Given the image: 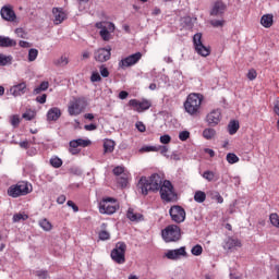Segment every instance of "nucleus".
<instances>
[{
    "instance_id": "obj_1",
    "label": "nucleus",
    "mask_w": 279,
    "mask_h": 279,
    "mask_svg": "<svg viewBox=\"0 0 279 279\" xmlns=\"http://www.w3.org/2000/svg\"><path fill=\"white\" fill-rule=\"evenodd\" d=\"M162 184V178L158 173H154L149 178L142 177L137 183V189L142 195H149L150 192L158 193Z\"/></svg>"
},
{
    "instance_id": "obj_2",
    "label": "nucleus",
    "mask_w": 279,
    "mask_h": 279,
    "mask_svg": "<svg viewBox=\"0 0 279 279\" xmlns=\"http://www.w3.org/2000/svg\"><path fill=\"white\" fill-rule=\"evenodd\" d=\"M204 97L199 94H190L184 102V109L191 117L199 116V110H202V101Z\"/></svg>"
},
{
    "instance_id": "obj_3",
    "label": "nucleus",
    "mask_w": 279,
    "mask_h": 279,
    "mask_svg": "<svg viewBox=\"0 0 279 279\" xmlns=\"http://www.w3.org/2000/svg\"><path fill=\"white\" fill-rule=\"evenodd\" d=\"M161 236L166 243H177L182 239V230L177 225H169L161 231Z\"/></svg>"
},
{
    "instance_id": "obj_4",
    "label": "nucleus",
    "mask_w": 279,
    "mask_h": 279,
    "mask_svg": "<svg viewBox=\"0 0 279 279\" xmlns=\"http://www.w3.org/2000/svg\"><path fill=\"white\" fill-rule=\"evenodd\" d=\"M86 98L85 97H74L68 106V112L70 117H77L86 110Z\"/></svg>"
},
{
    "instance_id": "obj_5",
    "label": "nucleus",
    "mask_w": 279,
    "mask_h": 279,
    "mask_svg": "<svg viewBox=\"0 0 279 279\" xmlns=\"http://www.w3.org/2000/svg\"><path fill=\"white\" fill-rule=\"evenodd\" d=\"M119 210V204L113 197L102 198L99 203V213L101 215H114Z\"/></svg>"
},
{
    "instance_id": "obj_6",
    "label": "nucleus",
    "mask_w": 279,
    "mask_h": 279,
    "mask_svg": "<svg viewBox=\"0 0 279 279\" xmlns=\"http://www.w3.org/2000/svg\"><path fill=\"white\" fill-rule=\"evenodd\" d=\"M32 193V190H29V184L25 181H20L15 185H11L8 189V195L9 197H21L23 195H29Z\"/></svg>"
},
{
    "instance_id": "obj_7",
    "label": "nucleus",
    "mask_w": 279,
    "mask_h": 279,
    "mask_svg": "<svg viewBox=\"0 0 279 279\" xmlns=\"http://www.w3.org/2000/svg\"><path fill=\"white\" fill-rule=\"evenodd\" d=\"M128 250V244L125 242H118L116 247L111 251V258L118 265H123L125 263V252Z\"/></svg>"
},
{
    "instance_id": "obj_8",
    "label": "nucleus",
    "mask_w": 279,
    "mask_h": 279,
    "mask_svg": "<svg viewBox=\"0 0 279 279\" xmlns=\"http://www.w3.org/2000/svg\"><path fill=\"white\" fill-rule=\"evenodd\" d=\"M159 193L163 202H173V199H175V192H173V184H171V181L169 180H165L163 183H161V186L159 187Z\"/></svg>"
},
{
    "instance_id": "obj_9",
    "label": "nucleus",
    "mask_w": 279,
    "mask_h": 279,
    "mask_svg": "<svg viewBox=\"0 0 279 279\" xmlns=\"http://www.w3.org/2000/svg\"><path fill=\"white\" fill-rule=\"evenodd\" d=\"M193 45L198 56H202L203 58L210 56V47L204 46V43H202V33H196L193 36Z\"/></svg>"
},
{
    "instance_id": "obj_10",
    "label": "nucleus",
    "mask_w": 279,
    "mask_h": 279,
    "mask_svg": "<svg viewBox=\"0 0 279 279\" xmlns=\"http://www.w3.org/2000/svg\"><path fill=\"white\" fill-rule=\"evenodd\" d=\"M169 215L174 223H184L186 220V210L180 205H173L169 209Z\"/></svg>"
},
{
    "instance_id": "obj_11",
    "label": "nucleus",
    "mask_w": 279,
    "mask_h": 279,
    "mask_svg": "<svg viewBox=\"0 0 279 279\" xmlns=\"http://www.w3.org/2000/svg\"><path fill=\"white\" fill-rule=\"evenodd\" d=\"M143 58V53L141 52H135L133 54H130L129 57L122 59L119 62V68L120 69H128L130 66H134V64H137V62Z\"/></svg>"
},
{
    "instance_id": "obj_12",
    "label": "nucleus",
    "mask_w": 279,
    "mask_h": 279,
    "mask_svg": "<svg viewBox=\"0 0 279 279\" xmlns=\"http://www.w3.org/2000/svg\"><path fill=\"white\" fill-rule=\"evenodd\" d=\"M90 143H92L90 140H82V138L72 140L69 143L70 145L69 151L70 154H72V156H76V154L80 153V149H77V147H88Z\"/></svg>"
},
{
    "instance_id": "obj_13",
    "label": "nucleus",
    "mask_w": 279,
    "mask_h": 279,
    "mask_svg": "<svg viewBox=\"0 0 279 279\" xmlns=\"http://www.w3.org/2000/svg\"><path fill=\"white\" fill-rule=\"evenodd\" d=\"M112 48H99L94 52V58L97 62H108L112 53Z\"/></svg>"
},
{
    "instance_id": "obj_14",
    "label": "nucleus",
    "mask_w": 279,
    "mask_h": 279,
    "mask_svg": "<svg viewBox=\"0 0 279 279\" xmlns=\"http://www.w3.org/2000/svg\"><path fill=\"white\" fill-rule=\"evenodd\" d=\"M129 105L135 108L137 112H145V110H149L151 108V102L149 100H137L131 99Z\"/></svg>"
},
{
    "instance_id": "obj_15",
    "label": "nucleus",
    "mask_w": 279,
    "mask_h": 279,
    "mask_svg": "<svg viewBox=\"0 0 279 279\" xmlns=\"http://www.w3.org/2000/svg\"><path fill=\"white\" fill-rule=\"evenodd\" d=\"M208 125H211V128H215V125H219V122L221 121V111L219 109L213 110L206 117Z\"/></svg>"
},
{
    "instance_id": "obj_16",
    "label": "nucleus",
    "mask_w": 279,
    "mask_h": 279,
    "mask_svg": "<svg viewBox=\"0 0 279 279\" xmlns=\"http://www.w3.org/2000/svg\"><path fill=\"white\" fill-rule=\"evenodd\" d=\"M185 255H186V247L184 246H181L180 248H177V250H169L166 253V257L169 260H178L180 259L181 256H185Z\"/></svg>"
},
{
    "instance_id": "obj_17",
    "label": "nucleus",
    "mask_w": 279,
    "mask_h": 279,
    "mask_svg": "<svg viewBox=\"0 0 279 279\" xmlns=\"http://www.w3.org/2000/svg\"><path fill=\"white\" fill-rule=\"evenodd\" d=\"M10 93L13 95V97H22V95H25L27 93V83L22 82L13 85L10 88Z\"/></svg>"
},
{
    "instance_id": "obj_18",
    "label": "nucleus",
    "mask_w": 279,
    "mask_h": 279,
    "mask_svg": "<svg viewBox=\"0 0 279 279\" xmlns=\"http://www.w3.org/2000/svg\"><path fill=\"white\" fill-rule=\"evenodd\" d=\"M0 14L1 17L4 21H9V23H14V21H16V13H14V10L10 7H2Z\"/></svg>"
},
{
    "instance_id": "obj_19",
    "label": "nucleus",
    "mask_w": 279,
    "mask_h": 279,
    "mask_svg": "<svg viewBox=\"0 0 279 279\" xmlns=\"http://www.w3.org/2000/svg\"><path fill=\"white\" fill-rule=\"evenodd\" d=\"M52 14L54 16V25H60L66 19V13L62 8H53Z\"/></svg>"
},
{
    "instance_id": "obj_20",
    "label": "nucleus",
    "mask_w": 279,
    "mask_h": 279,
    "mask_svg": "<svg viewBox=\"0 0 279 279\" xmlns=\"http://www.w3.org/2000/svg\"><path fill=\"white\" fill-rule=\"evenodd\" d=\"M223 12H226L225 3L221 1H217L214 3V7L210 11V15L211 16H221V14H223Z\"/></svg>"
},
{
    "instance_id": "obj_21",
    "label": "nucleus",
    "mask_w": 279,
    "mask_h": 279,
    "mask_svg": "<svg viewBox=\"0 0 279 279\" xmlns=\"http://www.w3.org/2000/svg\"><path fill=\"white\" fill-rule=\"evenodd\" d=\"M62 117V111L58 107L50 108L47 112V121H58Z\"/></svg>"
},
{
    "instance_id": "obj_22",
    "label": "nucleus",
    "mask_w": 279,
    "mask_h": 279,
    "mask_svg": "<svg viewBox=\"0 0 279 279\" xmlns=\"http://www.w3.org/2000/svg\"><path fill=\"white\" fill-rule=\"evenodd\" d=\"M241 242L239 239H232V238H228L225 241V245L223 248L225 250H234L235 247H241Z\"/></svg>"
},
{
    "instance_id": "obj_23",
    "label": "nucleus",
    "mask_w": 279,
    "mask_h": 279,
    "mask_svg": "<svg viewBox=\"0 0 279 279\" xmlns=\"http://www.w3.org/2000/svg\"><path fill=\"white\" fill-rule=\"evenodd\" d=\"M126 217L130 221H143V214L134 213V209L129 208Z\"/></svg>"
},
{
    "instance_id": "obj_24",
    "label": "nucleus",
    "mask_w": 279,
    "mask_h": 279,
    "mask_svg": "<svg viewBox=\"0 0 279 279\" xmlns=\"http://www.w3.org/2000/svg\"><path fill=\"white\" fill-rule=\"evenodd\" d=\"M0 47H16V40L10 37L0 36Z\"/></svg>"
},
{
    "instance_id": "obj_25",
    "label": "nucleus",
    "mask_w": 279,
    "mask_h": 279,
    "mask_svg": "<svg viewBox=\"0 0 279 279\" xmlns=\"http://www.w3.org/2000/svg\"><path fill=\"white\" fill-rule=\"evenodd\" d=\"M260 23L263 27H266V28L271 27L274 25V15L271 14L263 15L260 19Z\"/></svg>"
},
{
    "instance_id": "obj_26",
    "label": "nucleus",
    "mask_w": 279,
    "mask_h": 279,
    "mask_svg": "<svg viewBox=\"0 0 279 279\" xmlns=\"http://www.w3.org/2000/svg\"><path fill=\"white\" fill-rule=\"evenodd\" d=\"M114 151V141L106 140L104 143V153L112 154Z\"/></svg>"
},
{
    "instance_id": "obj_27",
    "label": "nucleus",
    "mask_w": 279,
    "mask_h": 279,
    "mask_svg": "<svg viewBox=\"0 0 279 279\" xmlns=\"http://www.w3.org/2000/svg\"><path fill=\"white\" fill-rule=\"evenodd\" d=\"M228 132L232 136L239 132V121L232 120L228 124Z\"/></svg>"
},
{
    "instance_id": "obj_28",
    "label": "nucleus",
    "mask_w": 279,
    "mask_h": 279,
    "mask_svg": "<svg viewBox=\"0 0 279 279\" xmlns=\"http://www.w3.org/2000/svg\"><path fill=\"white\" fill-rule=\"evenodd\" d=\"M48 88H49V82L44 81V82L40 83V85L38 87H36L33 90V95H40V93L47 90Z\"/></svg>"
},
{
    "instance_id": "obj_29",
    "label": "nucleus",
    "mask_w": 279,
    "mask_h": 279,
    "mask_svg": "<svg viewBox=\"0 0 279 279\" xmlns=\"http://www.w3.org/2000/svg\"><path fill=\"white\" fill-rule=\"evenodd\" d=\"M203 136L206 138V141H213V138L217 136V131H215V129H205L203 131Z\"/></svg>"
},
{
    "instance_id": "obj_30",
    "label": "nucleus",
    "mask_w": 279,
    "mask_h": 279,
    "mask_svg": "<svg viewBox=\"0 0 279 279\" xmlns=\"http://www.w3.org/2000/svg\"><path fill=\"white\" fill-rule=\"evenodd\" d=\"M194 201L197 202V204H204V202H206V193L196 191L194 194Z\"/></svg>"
},
{
    "instance_id": "obj_31",
    "label": "nucleus",
    "mask_w": 279,
    "mask_h": 279,
    "mask_svg": "<svg viewBox=\"0 0 279 279\" xmlns=\"http://www.w3.org/2000/svg\"><path fill=\"white\" fill-rule=\"evenodd\" d=\"M39 226L41 229L45 230V232H50V230H52L53 226L51 225V222L49 220H47V218H44L39 221Z\"/></svg>"
},
{
    "instance_id": "obj_32",
    "label": "nucleus",
    "mask_w": 279,
    "mask_h": 279,
    "mask_svg": "<svg viewBox=\"0 0 279 279\" xmlns=\"http://www.w3.org/2000/svg\"><path fill=\"white\" fill-rule=\"evenodd\" d=\"M8 64H12V56L0 53V66H8Z\"/></svg>"
},
{
    "instance_id": "obj_33",
    "label": "nucleus",
    "mask_w": 279,
    "mask_h": 279,
    "mask_svg": "<svg viewBox=\"0 0 279 279\" xmlns=\"http://www.w3.org/2000/svg\"><path fill=\"white\" fill-rule=\"evenodd\" d=\"M53 64H54L56 66H66V64H69V58L62 56V57H60L59 59H56V60L53 61Z\"/></svg>"
},
{
    "instance_id": "obj_34",
    "label": "nucleus",
    "mask_w": 279,
    "mask_h": 279,
    "mask_svg": "<svg viewBox=\"0 0 279 279\" xmlns=\"http://www.w3.org/2000/svg\"><path fill=\"white\" fill-rule=\"evenodd\" d=\"M29 219V216L27 214H15L13 216V223H19L20 221H27Z\"/></svg>"
},
{
    "instance_id": "obj_35",
    "label": "nucleus",
    "mask_w": 279,
    "mask_h": 279,
    "mask_svg": "<svg viewBox=\"0 0 279 279\" xmlns=\"http://www.w3.org/2000/svg\"><path fill=\"white\" fill-rule=\"evenodd\" d=\"M227 162H229V165H236V162H239V156L233 153L227 154Z\"/></svg>"
},
{
    "instance_id": "obj_36",
    "label": "nucleus",
    "mask_w": 279,
    "mask_h": 279,
    "mask_svg": "<svg viewBox=\"0 0 279 279\" xmlns=\"http://www.w3.org/2000/svg\"><path fill=\"white\" fill-rule=\"evenodd\" d=\"M38 58V49L32 48L28 51V62H34Z\"/></svg>"
},
{
    "instance_id": "obj_37",
    "label": "nucleus",
    "mask_w": 279,
    "mask_h": 279,
    "mask_svg": "<svg viewBox=\"0 0 279 279\" xmlns=\"http://www.w3.org/2000/svg\"><path fill=\"white\" fill-rule=\"evenodd\" d=\"M51 167H54V169H60L62 167V159L59 157H54L50 159Z\"/></svg>"
},
{
    "instance_id": "obj_38",
    "label": "nucleus",
    "mask_w": 279,
    "mask_h": 279,
    "mask_svg": "<svg viewBox=\"0 0 279 279\" xmlns=\"http://www.w3.org/2000/svg\"><path fill=\"white\" fill-rule=\"evenodd\" d=\"M202 252H204V248L199 244H196L191 250V253L193 254V256H202Z\"/></svg>"
},
{
    "instance_id": "obj_39",
    "label": "nucleus",
    "mask_w": 279,
    "mask_h": 279,
    "mask_svg": "<svg viewBox=\"0 0 279 279\" xmlns=\"http://www.w3.org/2000/svg\"><path fill=\"white\" fill-rule=\"evenodd\" d=\"M270 223L271 226H275V228H279V216L278 214H270Z\"/></svg>"
},
{
    "instance_id": "obj_40",
    "label": "nucleus",
    "mask_w": 279,
    "mask_h": 279,
    "mask_svg": "<svg viewBox=\"0 0 279 279\" xmlns=\"http://www.w3.org/2000/svg\"><path fill=\"white\" fill-rule=\"evenodd\" d=\"M118 184H120V186H122V189H125V186H128V175L126 174H122L121 177H119L117 179Z\"/></svg>"
},
{
    "instance_id": "obj_41",
    "label": "nucleus",
    "mask_w": 279,
    "mask_h": 279,
    "mask_svg": "<svg viewBox=\"0 0 279 279\" xmlns=\"http://www.w3.org/2000/svg\"><path fill=\"white\" fill-rule=\"evenodd\" d=\"M203 178L207 180V182H213V180H215V172L207 170L203 173Z\"/></svg>"
},
{
    "instance_id": "obj_42",
    "label": "nucleus",
    "mask_w": 279,
    "mask_h": 279,
    "mask_svg": "<svg viewBox=\"0 0 279 279\" xmlns=\"http://www.w3.org/2000/svg\"><path fill=\"white\" fill-rule=\"evenodd\" d=\"M35 276H37V278H39V279H46V278H49V271H47V270H36Z\"/></svg>"
},
{
    "instance_id": "obj_43",
    "label": "nucleus",
    "mask_w": 279,
    "mask_h": 279,
    "mask_svg": "<svg viewBox=\"0 0 279 279\" xmlns=\"http://www.w3.org/2000/svg\"><path fill=\"white\" fill-rule=\"evenodd\" d=\"M10 121H11V125L13 128H16L17 125L21 124V118L19 116H16V114L15 116H11Z\"/></svg>"
},
{
    "instance_id": "obj_44",
    "label": "nucleus",
    "mask_w": 279,
    "mask_h": 279,
    "mask_svg": "<svg viewBox=\"0 0 279 279\" xmlns=\"http://www.w3.org/2000/svg\"><path fill=\"white\" fill-rule=\"evenodd\" d=\"M179 138L180 141H189V138H191V132L189 131H182L179 133Z\"/></svg>"
},
{
    "instance_id": "obj_45",
    "label": "nucleus",
    "mask_w": 279,
    "mask_h": 279,
    "mask_svg": "<svg viewBox=\"0 0 279 279\" xmlns=\"http://www.w3.org/2000/svg\"><path fill=\"white\" fill-rule=\"evenodd\" d=\"M257 75H258V73H256V70L251 69V70H248L246 77H247V80L253 82V80H256Z\"/></svg>"
},
{
    "instance_id": "obj_46",
    "label": "nucleus",
    "mask_w": 279,
    "mask_h": 279,
    "mask_svg": "<svg viewBox=\"0 0 279 279\" xmlns=\"http://www.w3.org/2000/svg\"><path fill=\"white\" fill-rule=\"evenodd\" d=\"M100 36L102 40H106V41L110 40V32L107 31V28L100 31Z\"/></svg>"
},
{
    "instance_id": "obj_47",
    "label": "nucleus",
    "mask_w": 279,
    "mask_h": 279,
    "mask_svg": "<svg viewBox=\"0 0 279 279\" xmlns=\"http://www.w3.org/2000/svg\"><path fill=\"white\" fill-rule=\"evenodd\" d=\"M226 22L223 20H211L210 21V25H213V27H223V24Z\"/></svg>"
},
{
    "instance_id": "obj_48",
    "label": "nucleus",
    "mask_w": 279,
    "mask_h": 279,
    "mask_svg": "<svg viewBox=\"0 0 279 279\" xmlns=\"http://www.w3.org/2000/svg\"><path fill=\"white\" fill-rule=\"evenodd\" d=\"M113 175H123L125 168L118 166L116 168H113Z\"/></svg>"
},
{
    "instance_id": "obj_49",
    "label": "nucleus",
    "mask_w": 279,
    "mask_h": 279,
    "mask_svg": "<svg viewBox=\"0 0 279 279\" xmlns=\"http://www.w3.org/2000/svg\"><path fill=\"white\" fill-rule=\"evenodd\" d=\"M99 239L100 241H108L110 239V233L108 231H100Z\"/></svg>"
},
{
    "instance_id": "obj_50",
    "label": "nucleus",
    "mask_w": 279,
    "mask_h": 279,
    "mask_svg": "<svg viewBox=\"0 0 279 279\" xmlns=\"http://www.w3.org/2000/svg\"><path fill=\"white\" fill-rule=\"evenodd\" d=\"M160 143H162V145H169V143H171V136L167 134L160 136Z\"/></svg>"
},
{
    "instance_id": "obj_51",
    "label": "nucleus",
    "mask_w": 279,
    "mask_h": 279,
    "mask_svg": "<svg viewBox=\"0 0 279 279\" xmlns=\"http://www.w3.org/2000/svg\"><path fill=\"white\" fill-rule=\"evenodd\" d=\"M37 104H47V94H43L41 96L36 97Z\"/></svg>"
},
{
    "instance_id": "obj_52",
    "label": "nucleus",
    "mask_w": 279,
    "mask_h": 279,
    "mask_svg": "<svg viewBox=\"0 0 279 279\" xmlns=\"http://www.w3.org/2000/svg\"><path fill=\"white\" fill-rule=\"evenodd\" d=\"M68 206L70 207V208H72V210L74 211V213H77L78 210H80V207H77V205H75V203L73 202V201H68Z\"/></svg>"
},
{
    "instance_id": "obj_53",
    "label": "nucleus",
    "mask_w": 279,
    "mask_h": 279,
    "mask_svg": "<svg viewBox=\"0 0 279 279\" xmlns=\"http://www.w3.org/2000/svg\"><path fill=\"white\" fill-rule=\"evenodd\" d=\"M92 82H101V75H99L97 72H94L90 76Z\"/></svg>"
},
{
    "instance_id": "obj_54",
    "label": "nucleus",
    "mask_w": 279,
    "mask_h": 279,
    "mask_svg": "<svg viewBox=\"0 0 279 279\" xmlns=\"http://www.w3.org/2000/svg\"><path fill=\"white\" fill-rule=\"evenodd\" d=\"M15 34L19 36V38H25V36H27V34L25 33V31H23V28H16Z\"/></svg>"
},
{
    "instance_id": "obj_55",
    "label": "nucleus",
    "mask_w": 279,
    "mask_h": 279,
    "mask_svg": "<svg viewBox=\"0 0 279 279\" xmlns=\"http://www.w3.org/2000/svg\"><path fill=\"white\" fill-rule=\"evenodd\" d=\"M274 112L279 117V98L274 101Z\"/></svg>"
},
{
    "instance_id": "obj_56",
    "label": "nucleus",
    "mask_w": 279,
    "mask_h": 279,
    "mask_svg": "<svg viewBox=\"0 0 279 279\" xmlns=\"http://www.w3.org/2000/svg\"><path fill=\"white\" fill-rule=\"evenodd\" d=\"M135 126L138 130V132H145V130H147L143 122H137Z\"/></svg>"
},
{
    "instance_id": "obj_57",
    "label": "nucleus",
    "mask_w": 279,
    "mask_h": 279,
    "mask_svg": "<svg viewBox=\"0 0 279 279\" xmlns=\"http://www.w3.org/2000/svg\"><path fill=\"white\" fill-rule=\"evenodd\" d=\"M100 75H101L102 77H108V75H110V72L108 71V68L101 66V68H100Z\"/></svg>"
},
{
    "instance_id": "obj_58",
    "label": "nucleus",
    "mask_w": 279,
    "mask_h": 279,
    "mask_svg": "<svg viewBox=\"0 0 279 279\" xmlns=\"http://www.w3.org/2000/svg\"><path fill=\"white\" fill-rule=\"evenodd\" d=\"M84 130H86L87 132H93V131L97 130V125L96 124H86L84 126Z\"/></svg>"
},
{
    "instance_id": "obj_59",
    "label": "nucleus",
    "mask_w": 279,
    "mask_h": 279,
    "mask_svg": "<svg viewBox=\"0 0 279 279\" xmlns=\"http://www.w3.org/2000/svg\"><path fill=\"white\" fill-rule=\"evenodd\" d=\"M19 45L23 49H28V47H32V44H29V41H25V40H20Z\"/></svg>"
},
{
    "instance_id": "obj_60",
    "label": "nucleus",
    "mask_w": 279,
    "mask_h": 279,
    "mask_svg": "<svg viewBox=\"0 0 279 279\" xmlns=\"http://www.w3.org/2000/svg\"><path fill=\"white\" fill-rule=\"evenodd\" d=\"M142 149L143 151H158V147L156 146H145Z\"/></svg>"
},
{
    "instance_id": "obj_61",
    "label": "nucleus",
    "mask_w": 279,
    "mask_h": 279,
    "mask_svg": "<svg viewBox=\"0 0 279 279\" xmlns=\"http://www.w3.org/2000/svg\"><path fill=\"white\" fill-rule=\"evenodd\" d=\"M106 27H107V31L109 32H114V23L112 22H106Z\"/></svg>"
},
{
    "instance_id": "obj_62",
    "label": "nucleus",
    "mask_w": 279,
    "mask_h": 279,
    "mask_svg": "<svg viewBox=\"0 0 279 279\" xmlns=\"http://www.w3.org/2000/svg\"><path fill=\"white\" fill-rule=\"evenodd\" d=\"M106 23L107 22H98V23H96V27H97V29H107V26H106Z\"/></svg>"
},
{
    "instance_id": "obj_63",
    "label": "nucleus",
    "mask_w": 279,
    "mask_h": 279,
    "mask_svg": "<svg viewBox=\"0 0 279 279\" xmlns=\"http://www.w3.org/2000/svg\"><path fill=\"white\" fill-rule=\"evenodd\" d=\"M22 117L23 119H26V121H32L34 119V114L29 112L23 113Z\"/></svg>"
},
{
    "instance_id": "obj_64",
    "label": "nucleus",
    "mask_w": 279,
    "mask_h": 279,
    "mask_svg": "<svg viewBox=\"0 0 279 279\" xmlns=\"http://www.w3.org/2000/svg\"><path fill=\"white\" fill-rule=\"evenodd\" d=\"M129 95L130 94L128 92L122 90L119 93V99H128Z\"/></svg>"
}]
</instances>
